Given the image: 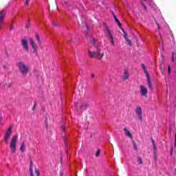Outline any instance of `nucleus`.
<instances>
[{
  "label": "nucleus",
  "mask_w": 176,
  "mask_h": 176,
  "mask_svg": "<svg viewBox=\"0 0 176 176\" xmlns=\"http://www.w3.org/2000/svg\"><path fill=\"white\" fill-rule=\"evenodd\" d=\"M112 14H113V17H114V19L116 21V23H117L119 28L120 30H122L124 35L123 37L124 38L126 42H127L128 45H129V46H131V41L130 39H129V36L127 35V33L126 32V31H124V30H123L122 28V23H120V21H119V19H117L116 15H115V12H113V11L111 12Z\"/></svg>",
  "instance_id": "f257e3e1"
},
{
  "label": "nucleus",
  "mask_w": 176,
  "mask_h": 176,
  "mask_svg": "<svg viewBox=\"0 0 176 176\" xmlns=\"http://www.w3.org/2000/svg\"><path fill=\"white\" fill-rule=\"evenodd\" d=\"M88 54L90 57L98 58V60H101L104 57V51L100 50V47H97L95 52L89 51Z\"/></svg>",
  "instance_id": "f03ea898"
},
{
  "label": "nucleus",
  "mask_w": 176,
  "mask_h": 176,
  "mask_svg": "<svg viewBox=\"0 0 176 176\" xmlns=\"http://www.w3.org/2000/svg\"><path fill=\"white\" fill-rule=\"evenodd\" d=\"M17 141H19V136L17 135L12 136L10 142V148L12 153L17 152Z\"/></svg>",
  "instance_id": "7ed1b4c3"
},
{
  "label": "nucleus",
  "mask_w": 176,
  "mask_h": 176,
  "mask_svg": "<svg viewBox=\"0 0 176 176\" xmlns=\"http://www.w3.org/2000/svg\"><path fill=\"white\" fill-rule=\"evenodd\" d=\"M142 68L147 78V85L148 86L149 90H153V85H152V81H151V76L149 75V73H148V70L146 69V66L145 64H142Z\"/></svg>",
  "instance_id": "20e7f679"
},
{
  "label": "nucleus",
  "mask_w": 176,
  "mask_h": 176,
  "mask_svg": "<svg viewBox=\"0 0 176 176\" xmlns=\"http://www.w3.org/2000/svg\"><path fill=\"white\" fill-rule=\"evenodd\" d=\"M18 67L23 76H25V75H27V74H28V72L30 71V67H28V66H27L26 64L24 63V62L19 63Z\"/></svg>",
  "instance_id": "39448f33"
},
{
  "label": "nucleus",
  "mask_w": 176,
  "mask_h": 176,
  "mask_svg": "<svg viewBox=\"0 0 176 176\" xmlns=\"http://www.w3.org/2000/svg\"><path fill=\"white\" fill-rule=\"evenodd\" d=\"M103 25L104 27V30L108 35V38L111 42V45H115V41H113V35H112V32H111V30H109V28L108 27V25H107V23H104Z\"/></svg>",
  "instance_id": "423d86ee"
},
{
  "label": "nucleus",
  "mask_w": 176,
  "mask_h": 176,
  "mask_svg": "<svg viewBox=\"0 0 176 176\" xmlns=\"http://www.w3.org/2000/svg\"><path fill=\"white\" fill-rule=\"evenodd\" d=\"M13 126H10L8 127L7 131L4 134V141L6 144L9 142V140H10V137H12V133H13Z\"/></svg>",
  "instance_id": "0eeeda50"
},
{
  "label": "nucleus",
  "mask_w": 176,
  "mask_h": 176,
  "mask_svg": "<svg viewBox=\"0 0 176 176\" xmlns=\"http://www.w3.org/2000/svg\"><path fill=\"white\" fill-rule=\"evenodd\" d=\"M144 2H146L152 9H156V5L153 3L152 0H141V5L143 6L144 10H146V7L145 6V3Z\"/></svg>",
  "instance_id": "6e6552de"
},
{
  "label": "nucleus",
  "mask_w": 176,
  "mask_h": 176,
  "mask_svg": "<svg viewBox=\"0 0 176 176\" xmlns=\"http://www.w3.org/2000/svg\"><path fill=\"white\" fill-rule=\"evenodd\" d=\"M6 15V11L3 10L0 12V30H2V27H3V24H5V16Z\"/></svg>",
  "instance_id": "1a4fd4ad"
},
{
  "label": "nucleus",
  "mask_w": 176,
  "mask_h": 176,
  "mask_svg": "<svg viewBox=\"0 0 176 176\" xmlns=\"http://www.w3.org/2000/svg\"><path fill=\"white\" fill-rule=\"evenodd\" d=\"M135 112L140 122H142L143 118H142V109L141 107L138 106L136 109H135Z\"/></svg>",
  "instance_id": "9d476101"
},
{
  "label": "nucleus",
  "mask_w": 176,
  "mask_h": 176,
  "mask_svg": "<svg viewBox=\"0 0 176 176\" xmlns=\"http://www.w3.org/2000/svg\"><path fill=\"white\" fill-rule=\"evenodd\" d=\"M21 45L22 47L23 48V50H25V52H28V50H29L28 41H27V39L21 38Z\"/></svg>",
  "instance_id": "9b49d317"
},
{
  "label": "nucleus",
  "mask_w": 176,
  "mask_h": 176,
  "mask_svg": "<svg viewBox=\"0 0 176 176\" xmlns=\"http://www.w3.org/2000/svg\"><path fill=\"white\" fill-rule=\"evenodd\" d=\"M30 42L32 48L33 49V53L38 54V52H37L38 46H36V44H35V41H34V39H32V38H30Z\"/></svg>",
  "instance_id": "f8f14e48"
},
{
  "label": "nucleus",
  "mask_w": 176,
  "mask_h": 176,
  "mask_svg": "<svg viewBox=\"0 0 176 176\" xmlns=\"http://www.w3.org/2000/svg\"><path fill=\"white\" fill-rule=\"evenodd\" d=\"M129 76H130V74L129 73V70L124 69L121 76L122 80H127Z\"/></svg>",
  "instance_id": "ddd939ff"
},
{
  "label": "nucleus",
  "mask_w": 176,
  "mask_h": 176,
  "mask_svg": "<svg viewBox=\"0 0 176 176\" xmlns=\"http://www.w3.org/2000/svg\"><path fill=\"white\" fill-rule=\"evenodd\" d=\"M124 133L126 137H128V138H130L131 140H133V133L129 130L127 127L124 128Z\"/></svg>",
  "instance_id": "4468645a"
},
{
  "label": "nucleus",
  "mask_w": 176,
  "mask_h": 176,
  "mask_svg": "<svg viewBox=\"0 0 176 176\" xmlns=\"http://www.w3.org/2000/svg\"><path fill=\"white\" fill-rule=\"evenodd\" d=\"M148 94V89H146V87H145V86L142 85L140 87V94L143 96V97H146V94Z\"/></svg>",
  "instance_id": "2eb2a0df"
},
{
  "label": "nucleus",
  "mask_w": 176,
  "mask_h": 176,
  "mask_svg": "<svg viewBox=\"0 0 176 176\" xmlns=\"http://www.w3.org/2000/svg\"><path fill=\"white\" fill-rule=\"evenodd\" d=\"M87 107H89V103L87 102H83L80 106V109H81V111H85L87 109Z\"/></svg>",
  "instance_id": "dca6fc26"
},
{
  "label": "nucleus",
  "mask_w": 176,
  "mask_h": 176,
  "mask_svg": "<svg viewBox=\"0 0 176 176\" xmlns=\"http://www.w3.org/2000/svg\"><path fill=\"white\" fill-rule=\"evenodd\" d=\"M20 151L22 153L25 152V141H23L21 144Z\"/></svg>",
  "instance_id": "f3484780"
},
{
  "label": "nucleus",
  "mask_w": 176,
  "mask_h": 176,
  "mask_svg": "<svg viewBox=\"0 0 176 176\" xmlns=\"http://www.w3.org/2000/svg\"><path fill=\"white\" fill-rule=\"evenodd\" d=\"M33 164L34 163H32V162H30V176H34Z\"/></svg>",
  "instance_id": "a211bd4d"
},
{
  "label": "nucleus",
  "mask_w": 176,
  "mask_h": 176,
  "mask_svg": "<svg viewBox=\"0 0 176 176\" xmlns=\"http://www.w3.org/2000/svg\"><path fill=\"white\" fill-rule=\"evenodd\" d=\"M152 142H153V147L154 149V153L155 155L156 152H157V148L156 147V144L155 143V140H153V139H152Z\"/></svg>",
  "instance_id": "6ab92c4d"
},
{
  "label": "nucleus",
  "mask_w": 176,
  "mask_h": 176,
  "mask_svg": "<svg viewBox=\"0 0 176 176\" xmlns=\"http://www.w3.org/2000/svg\"><path fill=\"white\" fill-rule=\"evenodd\" d=\"M36 38L37 39V42L38 43V46H42V43H41V38L39 37V34H36Z\"/></svg>",
  "instance_id": "aec40b11"
},
{
  "label": "nucleus",
  "mask_w": 176,
  "mask_h": 176,
  "mask_svg": "<svg viewBox=\"0 0 176 176\" xmlns=\"http://www.w3.org/2000/svg\"><path fill=\"white\" fill-rule=\"evenodd\" d=\"M172 61L173 63H176V54L175 53H173V56H172Z\"/></svg>",
  "instance_id": "412c9836"
},
{
  "label": "nucleus",
  "mask_w": 176,
  "mask_h": 176,
  "mask_svg": "<svg viewBox=\"0 0 176 176\" xmlns=\"http://www.w3.org/2000/svg\"><path fill=\"white\" fill-rule=\"evenodd\" d=\"M133 148L135 149V151H138V147L137 146V143H135V141H133Z\"/></svg>",
  "instance_id": "4be33fe9"
},
{
  "label": "nucleus",
  "mask_w": 176,
  "mask_h": 176,
  "mask_svg": "<svg viewBox=\"0 0 176 176\" xmlns=\"http://www.w3.org/2000/svg\"><path fill=\"white\" fill-rule=\"evenodd\" d=\"M0 126H3V118L0 116Z\"/></svg>",
  "instance_id": "5701e85b"
},
{
  "label": "nucleus",
  "mask_w": 176,
  "mask_h": 176,
  "mask_svg": "<svg viewBox=\"0 0 176 176\" xmlns=\"http://www.w3.org/2000/svg\"><path fill=\"white\" fill-rule=\"evenodd\" d=\"M138 162H139V164H142V158L141 157H138Z\"/></svg>",
  "instance_id": "b1692460"
},
{
  "label": "nucleus",
  "mask_w": 176,
  "mask_h": 176,
  "mask_svg": "<svg viewBox=\"0 0 176 176\" xmlns=\"http://www.w3.org/2000/svg\"><path fill=\"white\" fill-rule=\"evenodd\" d=\"M38 104L36 102H35L34 104L33 108L32 109V111H35V109H36Z\"/></svg>",
  "instance_id": "393cba45"
},
{
  "label": "nucleus",
  "mask_w": 176,
  "mask_h": 176,
  "mask_svg": "<svg viewBox=\"0 0 176 176\" xmlns=\"http://www.w3.org/2000/svg\"><path fill=\"white\" fill-rule=\"evenodd\" d=\"M35 173L36 174L37 176L41 175V173L39 172V170L38 169H35Z\"/></svg>",
  "instance_id": "a878e982"
},
{
  "label": "nucleus",
  "mask_w": 176,
  "mask_h": 176,
  "mask_svg": "<svg viewBox=\"0 0 176 176\" xmlns=\"http://www.w3.org/2000/svg\"><path fill=\"white\" fill-rule=\"evenodd\" d=\"M100 152H101V151H100V149H98V151H97L96 153V157H98V156H100Z\"/></svg>",
  "instance_id": "bb28decb"
},
{
  "label": "nucleus",
  "mask_w": 176,
  "mask_h": 176,
  "mask_svg": "<svg viewBox=\"0 0 176 176\" xmlns=\"http://www.w3.org/2000/svg\"><path fill=\"white\" fill-rule=\"evenodd\" d=\"M155 24L157 25L158 27V30H160V25L159 24V22L157 21H156V19L155 20Z\"/></svg>",
  "instance_id": "cd10ccee"
},
{
  "label": "nucleus",
  "mask_w": 176,
  "mask_h": 176,
  "mask_svg": "<svg viewBox=\"0 0 176 176\" xmlns=\"http://www.w3.org/2000/svg\"><path fill=\"white\" fill-rule=\"evenodd\" d=\"M168 73L169 74H171V67H170V65L168 67Z\"/></svg>",
  "instance_id": "c85d7f7f"
},
{
  "label": "nucleus",
  "mask_w": 176,
  "mask_h": 176,
  "mask_svg": "<svg viewBox=\"0 0 176 176\" xmlns=\"http://www.w3.org/2000/svg\"><path fill=\"white\" fill-rule=\"evenodd\" d=\"M91 43H92V45H94L96 43V38H92V41H91Z\"/></svg>",
  "instance_id": "c756f323"
},
{
  "label": "nucleus",
  "mask_w": 176,
  "mask_h": 176,
  "mask_svg": "<svg viewBox=\"0 0 176 176\" xmlns=\"http://www.w3.org/2000/svg\"><path fill=\"white\" fill-rule=\"evenodd\" d=\"M10 86H12V84L9 83V84H7L5 87H6L7 89H9V87H10Z\"/></svg>",
  "instance_id": "7c9ffc66"
},
{
  "label": "nucleus",
  "mask_w": 176,
  "mask_h": 176,
  "mask_svg": "<svg viewBox=\"0 0 176 176\" xmlns=\"http://www.w3.org/2000/svg\"><path fill=\"white\" fill-rule=\"evenodd\" d=\"M30 1V0H26V1L25 2V5H29Z\"/></svg>",
  "instance_id": "2f4dec72"
},
{
  "label": "nucleus",
  "mask_w": 176,
  "mask_h": 176,
  "mask_svg": "<svg viewBox=\"0 0 176 176\" xmlns=\"http://www.w3.org/2000/svg\"><path fill=\"white\" fill-rule=\"evenodd\" d=\"M175 148H176V134L175 135Z\"/></svg>",
  "instance_id": "473e14b6"
},
{
  "label": "nucleus",
  "mask_w": 176,
  "mask_h": 176,
  "mask_svg": "<svg viewBox=\"0 0 176 176\" xmlns=\"http://www.w3.org/2000/svg\"><path fill=\"white\" fill-rule=\"evenodd\" d=\"M12 30H13V25H11V26L10 28V30L12 31Z\"/></svg>",
  "instance_id": "72a5a7b5"
},
{
  "label": "nucleus",
  "mask_w": 176,
  "mask_h": 176,
  "mask_svg": "<svg viewBox=\"0 0 176 176\" xmlns=\"http://www.w3.org/2000/svg\"><path fill=\"white\" fill-rule=\"evenodd\" d=\"M3 68L5 69H6V68H8V65H3Z\"/></svg>",
  "instance_id": "f704fd0d"
},
{
  "label": "nucleus",
  "mask_w": 176,
  "mask_h": 176,
  "mask_svg": "<svg viewBox=\"0 0 176 176\" xmlns=\"http://www.w3.org/2000/svg\"><path fill=\"white\" fill-rule=\"evenodd\" d=\"M173 147H171L170 148V155H173Z\"/></svg>",
  "instance_id": "c9c22d12"
},
{
  "label": "nucleus",
  "mask_w": 176,
  "mask_h": 176,
  "mask_svg": "<svg viewBox=\"0 0 176 176\" xmlns=\"http://www.w3.org/2000/svg\"><path fill=\"white\" fill-rule=\"evenodd\" d=\"M63 131H65V126H62Z\"/></svg>",
  "instance_id": "e433bc0d"
},
{
  "label": "nucleus",
  "mask_w": 176,
  "mask_h": 176,
  "mask_svg": "<svg viewBox=\"0 0 176 176\" xmlns=\"http://www.w3.org/2000/svg\"><path fill=\"white\" fill-rule=\"evenodd\" d=\"M91 78L93 79V78H94V74H91Z\"/></svg>",
  "instance_id": "4c0bfd02"
},
{
  "label": "nucleus",
  "mask_w": 176,
  "mask_h": 176,
  "mask_svg": "<svg viewBox=\"0 0 176 176\" xmlns=\"http://www.w3.org/2000/svg\"><path fill=\"white\" fill-rule=\"evenodd\" d=\"M53 25H54L55 27H57V24L56 23H53Z\"/></svg>",
  "instance_id": "58836bf2"
},
{
  "label": "nucleus",
  "mask_w": 176,
  "mask_h": 176,
  "mask_svg": "<svg viewBox=\"0 0 176 176\" xmlns=\"http://www.w3.org/2000/svg\"><path fill=\"white\" fill-rule=\"evenodd\" d=\"M162 50H164V47L163 44H162Z\"/></svg>",
  "instance_id": "ea45409f"
},
{
  "label": "nucleus",
  "mask_w": 176,
  "mask_h": 176,
  "mask_svg": "<svg viewBox=\"0 0 176 176\" xmlns=\"http://www.w3.org/2000/svg\"><path fill=\"white\" fill-rule=\"evenodd\" d=\"M162 21H164V19L163 18H161Z\"/></svg>",
  "instance_id": "a19ab883"
},
{
  "label": "nucleus",
  "mask_w": 176,
  "mask_h": 176,
  "mask_svg": "<svg viewBox=\"0 0 176 176\" xmlns=\"http://www.w3.org/2000/svg\"><path fill=\"white\" fill-rule=\"evenodd\" d=\"M86 27H87V30H89V25H86Z\"/></svg>",
  "instance_id": "79ce46f5"
},
{
  "label": "nucleus",
  "mask_w": 176,
  "mask_h": 176,
  "mask_svg": "<svg viewBox=\"0 0 176 176\" xmlns=\"http://www.w3.org/2000/svg\"><path fill=\"white\" fill-rule=\"evenodd\" d=\"M65 146H68V145L67 144V142H65Z\"/></svg>",
  "instance_id": "37998d69"
},
{
  "label": "nucleus",
  "mask_w": 176,
  "mask_h": 176,
  "mask_svg": "<svg viewBox=\"0 0 176 176\" xmlns=\"http://www.w3.org/2000/svg\"><path fill=\"white\" fill-rule=\"evenodd\" d=\"M65 152H66V153H68V151L67 149L65 150Z\"/></svg>",
  "instance_id": "c03bdc74"
},
{
  "label": "nucleus",
  "mask_w": 176,
  "mask_h": 176,
  "mask_svg": "<svg viewBox=\"0 0 176 176\" xmlns=\"http://www.w3.org/2000/svg\"><path fill=\"white\" fill-rule=\"evenodd\" d=\"M175 174H176V168H175Z\"/></svg>",
  "instance_id": "a18cd8bd"
}]
</instances>
